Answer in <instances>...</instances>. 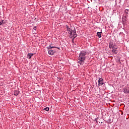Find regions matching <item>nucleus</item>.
Wrapping results in <instances>:
<instances>
[{
	"label": "nucleus",
	"mask_w": 129,
	"mask_h": 129,
	"mask_svg": "<svg viewBox=\"0 0 129 129\" xmlns=\"http://www.w3.org/2000/svg\"><path fill=\"white\" fill-rule=\"evenodd\" d=\"M50 46H51V47H52V46H53V43H51Z\"/></svg>",
	"instance_id": "23"
},
{
	"label": "nucleus",
	"mask_w": 129,
	"mask_h": 129,
	"mask_svg": "<svg viewBox=\"0 0 129 129\" xmlns=\"http://www.w3.org/2000/svg\"><path fill=\"white\" fill-rule=\"evenodd\" d=\"M44 110H46V111H49V107L45 108Z\"/></svg>",
	"instance_id": "20"
},
{
	"label": "nucleus",
	"mask_w": 129,
	"mask_h": 129,
	"mask_svg": "<svg viewBox=\"0 0 129 129\" xmlns=\"http://www.w3.org/2000/svg\"><path fill=\"white\" fill-rule=\"evenodd\" d=\"M33 55V53H28L27 54V57L28 58V59H31Z\"/></svg>",
	"instance_id": "6"
},
{
	"label": "nucleus",
	"mask_w": 129,
	"mask_h": 129,
	"mask_svg": "<svg viewBox=\"0 0 129 129\" xmlns=\"http://www.w3.org/2000/svg\"><path fill=\"white\" fill-rule=\"evenodd\" d=\"M87 55V52L85 51H81L79 54L78 57V63L80 64L81 66H83L84 65V61L86 59V55Z\"/></svg>",
	"instance_id": "1"
},
{
	"label": "nucleus",
	"mask_w": 129,
	"mask_h": 129,
	"mask_svg": "<svg viewBox=\"0 0 129 129\" xmlns=\"http://www.w3.org/2000/svg\"><path fill=\"white\" fill-rule=\"evenodd\" d=\"M54 48H56V49H58V50H60V47H58L55 46V47H54Z\"/></svg>",
	"instance_id": "22"
},
{
	"label": "nucleus",
	"mask_w": 129,
	"mask_h": 129,
	"mask_svg": "<svg viewBox=\"0 0 129 129\" xmlns=\"http://www.w3.org/2000/svg\"><path fill=\"white\" fill-rule=\"evenodd\" d=\"M128 12H129V10H128V9H126L124 11V13H125V14H126V16H124L125 18H126V16H127L128 15Z\"/></svg>",
	"instance_id": "9"
},
{
	"label": "nucleus",
	"mask_w": 129,
	"mask_h": 129,
	"mask_svg": "<svg viewBox=\"0 0 129 129\" xmlns=\"http://www.w3.org/2000/svg\"><path fill=\"white\" fill-rule=\"evenodd\" d=\"M127 51H128V52H129V48H128Z\"/></svg>",
	"instance_id": "24"
},
{
	"label": "nucleus",
	"mask_w": 129,
	"mask_h": 129,
	"mask_svg": "<svg viewBox=\"0 0 129 129\" xmlns=\"http://www.w3.org/2000/svg\"><path fill=\"white\" fill-rule=\"evenodd\" d=\"M14 95H15L16 96H18L19 94V92H18V91L17 90H15L14 93Z\"/></svg>",
	"instance_id": "13"
},
{
	"label": "nucleus",
	"mask_w": 129,
	"mask_h": 129,
	"mask_svg": "<svg viewBox=\"0 0 129 129\" xmlns=\"http://www.w3.org/2000/svg\"><path fill=\"white\" fill-rule=\"evenodd\" d=\"M101 34H102V32H97V37H98L99 38H101Z\"/></svg>",
	"instance_id": "7"
},
{
	"label": "nucleus",
	"mask_w": 129,
	"mask_h": 129,
	"mask_svg": "<svg viewBox=\"0 0 129 129\" xmlns=\"http://www.w3.org/2000/svg\"><path fill=\"white\" fill-rule=\"evenodd\" d=\"M5 24H6L5 20H2L0 21V26H2V25H5Z\"/></svg>",
	"instance_id": "12"
},
{
	"label": "nucleus",
	"mask_w": 129,
	"mask_h": 129,
	"mask_svg": "<svg viewBox=\"0 0 129 129\" xmlns=\"http://www.w3.org/2000/svg\"><path fill=\"white\" fill-rule=\"evenodd\" d=\"M104 83L102 82H100V83H98V86H101V85H103Z\"/></svg>",
	"instance_id": "17"
},
{
	"label": "nucleus",
	"mask_w": 129,
	"mask_h": 129,
	"mask_svg": "<svg viewBox=\"0 0 129 129\" xmlns=\"http://www.w3.org/2000/svg\"><path fill=\"white\" fill-rule=\"evenodd\" d=\"M48 53L49 55H51V56H52V55H54L55 51H54V50H48Z\"/></svg>",
	"instance_id": "3"
},
{
	"label": "nucleus",
	"mask_w": 129,
	"mask_h": 129,
	"mask_svg": "<svg viewBox=\"0 0 129 129\" xmlns=\"http://www.w3.org/2000/svg\"><path fill=\"white\" fill-rule=\"evenodd\" d=\"M123 92L124 93H125L127 94V93H129V89L127 88H124L123 89Z\"/></svg>",
	"instance_id": "4"
},
{
	"label": "nucleus",
	"mask_w": 129,
	"mask_h": 129,
	"mask_svg": "<svg viewBox=\"0 0 129 129\" xmlns=\"http://www.w3.org/2000/svg\"><path fill=\"white\" fill-rule=\"evenodd\" d=\"M66 28H67V31H68V32H70V33L71 32V31H72V30L70 29L68 25H66Z\"/></svg>",
	"instance_id": "10"
},
{
	"label": "nucleus",
	"mask_w": 129,
	"mask_h": 129,
	"mask_svg": "<svg viewBox=\"0 0 129 129\" xmlns=\"http://www.w3.org/2000/svg\"><path fill=\"white\" fill-rule=\"evenodd\" d=\"M33 29L36 31V30H37V27L35 26L33 28Z\"/></svg>",
	"instance_id": "21"
},
{
	"label": "nucleus",
	"mask_w": 129,
	"mask_h": 129,
	"mask_svg": "<svg viewBox=\"0 0 129 129\" xmlns=\"http://www.w3.org/2000/svg\"><path fill=\"white\" fill-rule=\"evenodd\" d=\"M101 123H102V122H101Z\"/></svg>",
	"instance_id": "25"
},
{
	"label": "nucleus",
	"mask_w": 129,
	"mask_h": 129,
	"mask_svg": "<svg viewBox=\"0 0 129 129\" xmlns=\"http://www.w3.org/2000/svg\"><path fill=\"white\" fill-rule=\"evenodd\" d=\"M98 118H96L95 119V123H97V122H98Z\"/></svg>",
	"instance_id": "19"
},
{
	"label": "nucleus",
	"mask_w": 129,
	"mask_h": 129,
	"mask_svg": "<svg viewBox=\"0 0 129 129\" xmlns=\"http://www.w3.org/2000/svg\"><path fill=\"white\" fill-rule=\"evenodd\" d=\"M112 52L113 54H115V55L117 54V50H116V49H112Z\"/></svg>",
	"instance_id": "11"
},
{
	"label": "nucleus",
	"mask_w": 129,
	"mask_h": 129,
	"mask_svg": "<svg viewBox=\"0 0 129 129\" xmlns=\"http://www.w3.org/2000/svg\"><path fill=\"white\" fill-rule=\"evenodd\" d=\"M126 20H125L124 19V18H122V22L123 25H124V24H125V23H126Z\"/></svg>",
	"instance_id": "15"
},
{
	"label": "nucleus",
	"mask_w": 129,
	"mask_h": 129,
	"mask_svg": "<svg viewBox=\"0 0 129 129\" xmlns=\"http://www.w3.org/2000/svg\"><path fill=\"white\" fill-rule=\"evenodd\" d=\"M107 121L108 123H111V122H112V120H111L110 118H109Z\"/></svg>",
	"instance_id": "18"
},
{
	"label": "nucleus",
	"mask_w": 129,
	"mask_h": 129,
	"mask_svg": "<svg viewBox=\"0 0 129 129\" xmlns=\"http://www.w3.org/2000/svg\"><path fill=\"white\" fill-rule=\"evenodd\" d=\"M112 48L113 49L112 50H117V46L114 45Z\"/></svg>",
	"instance_id": "14"
},
{
	"label": "nucleus",
	"mask_w": 129,
	"mask_h": 129,
	"mask_svg": "<svg viewBox=\"0 0 129 129\" xmlns=\"http://www.w3.org/2000/svg\"><path fill=\"white\" fill-rule=\"evenodd\" d=\"M52 48H56V46H52L51 45H49V46L47 47L46 48L49 51L52 49Z\"/></svg>",
	"instance_id": "8"
},
{
	"label": "nucleus",
	"mask_w": 129,
	"mask_h": 129,
	"mask_svg": "<svg viewBox=\"0 0 129 129\" xmlns=\"http://www.w3.org/2000/svg\"><path fill=\"white\" fill-rule=\"evenodd\" d=\"M69 37L71 39H72V38H74L73 39V42H74V39H75V38L77 37V34H76V30L75 29L71 31V32L70 33Z\"/></svg>",
	"instance_id": "2"
},
{
	"label": "nucleus",
	"mask_w": 129,
	"mask_h": 129,
	"mask_svg": "<svg viewBox=\"0 0 129 129\" xmlns=\"http://www.w3.org/2000/svg\"><path fill=\"white\" fill-rule=\"evenodd\" d=\"M102 81H103V79H102V78H101L98 80V83H99L100 82H102Z\"/></svg>",
	"instance_id": "16"
},
{
	"label": "nucleus",
	"mask_w": 129,
	"mask_h": 129,
	"mask_svg": "<svg viewBox=\"0 0 129 129\" xmlns=\"http://www.w3.org/2000/svg\"><path fill=\"white\" fill-rule=\"evenodd\" d=\"M114 46V45H113V42H110L109 43V48L110 49H111L112 48V47Z\"/></svg>",
	"instance_id": "5"
}]
</instances>
